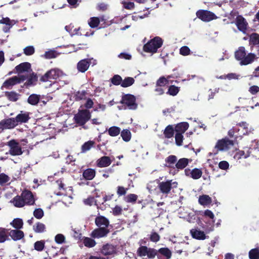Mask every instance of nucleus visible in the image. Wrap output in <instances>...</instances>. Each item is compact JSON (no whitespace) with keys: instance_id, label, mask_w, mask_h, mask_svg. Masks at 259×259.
<instances>
[{"instance_id":"37","label":"nucleus","mask_w":259,"mask_h":259,"mask_svg":"<svg viewBox=\"0 0 259 259\" xmlns=\"http://www.w3.org/2000/svg\"><path fill=\"white\" fill-rule=\"evenodd\" d=\"M95 142L94 141H88L85 142L81 147V152L85 153L89 151L92 147L94 146Z\"/></svg>"},{"instance_id":"34","label":"nucleus","mask_w":259,"mask_h":259,"mask_svg":"<svg viewBox=\"0 0 259 259\" xmlns=\"http://www.w3.org/2000/svg\"><path fill=\"white\" fill-rule=\"evenodd\" d=\"M5 95L8 100L11 102H16L21 96L15 91L6 92Z\"/></svg>"},{"instance_id":"5","label":"nucleus","mask_w":259,"mask_h":259,"mask_svg":"<svg viewBox=\"0 0 259 259\" xmlns=\"http://www.w3.org/2000/svg\"><path fill=\"white\" fill-rule=\"evenodd\" d=\"M163 44L162 39L159 36H155L150 40L143 46V51L146 53H155Z\"/></svg>"},{"instance_id":"46","label":"nucleus","mask_w":259,"mask_h":259,"mask_svg":"<svg viewBox=\"0 0 259 259\" xmlns=\"http://www.w3.org/2000/svg\"><path fill=\"white\" fill-rule=\"evenodd\" d=\"M138 197V195L135 194H129L124 197V200L127 203H135Z\"/></svg>"},{"instance_id":"49","label":"nucleus","mask_w":259,"mask_h":259,"mask_svg":"<svg viewBox=\"0 0 259 259\" xmlns=\"http://www.w3.org/2000/svg\"><path fill=\"white\" fill-rule=\"evenodd\" d=\"M147 255L149 258H153L155 256H157L158 259H160L161 257L160 255L158 254L157 250L152 248H149Z\"/></svg>"},{"instance_id":"58","label":"nucleus","mask_w":259,"mask_h":259,"mask_svg":"<svg viewBox=\"0 0 259 259\" xmlns=\"http://www.w3.org/2000/svg\"><path fill=\"white\" fill-rule=\"evenodd\" d=\"M34 52V48L32 46H27L24 49V53L26 56H31L33 55Z\"/></svg>"},{"instance_id":"54","label":"nucleus","mask_w":259,"mask_h":259,"mask_svg":"<svg viewBox=\"0 0 259 259\" xmlns=\"http://www.w3.org/2000/svg\"><path fill=\"white\" fill-rule=\"evenodd\" d=\"M100 20L98 17H92L89 24L91 28H95L98 26Z\"/></svg>"},{"instance_id":"31","label":"nucleus","mask_w":259,"mask_h":259,"mask_svg":"<svg viewBox=\"0 0 259 259\" xmlns=\"http://www.w3.org/2000/svg\"><path fill=\"white\" fill-rule=\"evenodd\" d=\"M81 241L84 246L88 248L94 247L97 244L96 241L94 239L84 236L82 237L81 239Z\"/></svg>"},{"instance_id":"21","label":"nucleus","mask_w":259,"mask_h":259,"mask_svg":"<svg viewBox=\"0 0 259 259\" xmlns=\"http://www.w3.org/2000/svg\"><path fill=\"white\" fill-rule=\"evenodd\" d=\"M9 235L14 241L20 240L24 236V232L19 229L11 230L9 233Z\"/></svg>"},{"instance_id":"17","label":"nucleus","mask_w":259,"mask_h":259,"mask_svg":"<svg viewBox=\"0 0 259 259\" xmlns=\"http://www.w3.org/2000/svg\"><path fill=\"white\" fill-rule=\"evenodd\" d=\"M91 59H84L80 60L77 64V70L81 73L85 72L91 64Z\"/></svg>"},{"instance_id":"7","label":"nucleus","mask_w":259,"mask_h":259,"mask_svg":"<svg viewBox=\"0 0 259 259\" xmlns=\"http://www.w3.org/2000/svg\"><path fill=\"white\" fill-rule=\"evenodd\" d=\"M82 107V106H80L78 112L74 116L75 122L80 126L84 125L91 117V113L89 110L80 109Z\"/></svg>"},{"instance_id":"10","label":"nucleus","mask_w":259,"mask_h":259,"mask_svg":"<svg viewBox=\"0 0 259 259\" xmlns=\"http://www.w3.org/2000/svg\"><path fill=\"white\" fill-rule=\"evenodd\" d=\"M196 15L198 18L203 22H209L218 18L214 13L208 10H199L197 11Z\"/></svg>"},{"instance_id":"42","label":"nucleus","mask_w":259,"mask_h":259,"mask_svg":"<svg viewBox=\"0 0 259 259\" xmlns=\"http://www.w3.org/2000/svg\"><path fill=\"white\" fill-rule=\"evenodd\" d=\"M135 82V79L131 77H126L122 80L121 86L123 88H127L133 85Z\"/></svg>"},{"instance_id":"27","label":"nucleus","mask_w":259,"mask_h":259,"mask_svg":"<svg viewBox=\"0 0 259 259\" xmlns=\"http://www.w3.org/2000/svg\"><path fill=\"white\" fill-rule=\"evenodd\" d=\"M190 233L193 238L198 240H204L206 238V236L203 231L196 229H191Z\"/></svg>"},{"instance_id":"18","label":"nucleus","mask_w":259,"mask_h":259,"mask_svg":"<svg viewBox=\"0 0 259 259\" xmlns=\"http://www.w3.org/2000/svg\"><path fill=\"white\" fill-rule=\"evenodd\" d=\"M236 25L239 30L245 32L247 28L248 23L241 15H238L236 18Z\"/></svg>"},{"instance_id":"25","label":"nucleus","mask_w":259,"mask_h":259,"mask_svg":"<svg viewBox=\"0 0 259 259\" xmlns=\"http://www.w3.org/2000/svg\"><path fill=\"white\" fill-rule=\"evenodd\" d=\"M116 252L115 248L111 244L104 245L101 249V253L105 255H112Z\"/></svg>"},{"instance_id":"33","label":"nucleus","mask_w":259,"mask_h":259,"mask_svg":"<svg viewBox=\"0 0 259 259\" xmlns=\"http://www.w3.org/2000/svg\"><path fill=\"white\" fill-rule=\"evenodd\" d=\"M246 55V50L244 47H240L235 52V57L237 60L242 61Z\"/></svg>"},{"instance_id":"44","label":"nucleus","mask_w":259,"mask_h":259,"mask_svg":"<svg viewBox=\"0 0 259 259\" xmlns=\"http://www.w3.org/2000/svg\"><path fill=\"white\" fill-rule=\"evenodd\" d=\"M10 224L16 229H20L23 227V222L21 219L16 218L14 219Z\"/></svg>"},{"instance_id":"24","label":"nucleus","mask_w":259,"mask_h":259,"mask_svg":"<svg viewBox=\"0 0 259 259\" xmlns=\"http://www.w3.org/2000/svg\"><path fill=\"white\" fill-rule=\"evenodd\" d=\"M96 171L95 169L88 168L83 170L82 177L85 180H92L95 177Z\"/></svg>"},{"instance_id":"35","label":"nucleus","mask_w":259,"mask_h":259,"mask_svg":"<svg viewBox=\"0 0 259 259\" xmlns=\"http://www.w3.org/2000/svg\"><path fill=\"white\" fill-rule=\"evenodd\" d=\"M198 202L201 205L207 206L212 203V199L207 195H202L199 196Z\"/></svg>"},{"instance_id":"28","label":"nucleus","mask_w":259,"mask_h":259,"mask_svg":"<svg viewBox=\"0 0 259 259\" xmlns=\"http://www.w3.org/2000/svg\"><path fill=\"white\" fill-rule=\"evenodd\" d=\"M189 124L187 122H181L177 123L175 126L176 133L184 134L189 128Z\"/></svg>"},{"instance_id":"26","label":"nucleus","mask_w":259,"mask_h":259,"mask_svg":"<svg viewBox=\"0 0 259 259\" xmlns=\"http://www.w3.org/2000/svg\"><path fill=\"white\" fill-rule=\"evenodd\" d=\"M37 79L38 77L36 74L34 72H32L29 76L27 77V80L24 83L23 87H25L26 88H28L35 84L37 81Z\"/></svg>"},{"instance_id":"63","label":"nucleus","mask_w":259,"mask_h":259,"mask_svg":"<svg viewBox=\"0 0 259 259\" xmlns=\"http://www.w3.org/2000/svg\"><path fill=\"white\" fill-rule=\"evenodd\" d=\"M65 236L62 234H58L55 237V241L57 244H62L65 242Z\"/></svg>"},{"instance_id":"56","label":"nucleus","mask_w":259,"mask_h":259,"mask_svg":"<svg viewBox=\"0 0 259 259\" xmlns=\"http://www.w3.org/2000/svg\"><path fill=\"white\" fill-rule=\"evenodd\" d=\"M10 177L4 173L0 174V185L3 186L10 181Z\"/></svg>"},{"instance_id":"30","label":"nucleus","mask_w":259,"mask_h":259,"mask_svg":"<svg viewBox=\"0 0 259 259\" xmlns=\"http://www.w3.org/2000/svg\"><path fill=\"white\" fill-rule=\"evenodd\" d=\"M17 84H18V82L16 77L14 76L6 80L3 83L2 87L10 90L12 89V87Z\"/></svg>"},{"instance_id":"3","label":"nucleus","mask_w":259,"mask_h":259,"mask_svg":"<svg viewBox=\"0 0 259 259\" xmlns=\"http://www.w3.org/2000/svg\"><path fill=\"white\" fill-rule=\"evenodd\" d=\"M254 152L255 154L259 152L258 141L254 140L252 141V145L251 147H245L243 150H239L234 156L235 159L238 160L242 158H246L250 156H256L252 152Z\"/></svg>"},{"instance_id":"22","label":"nucleus","mask_w":259,"mask_h":259,"mask_svg":"<svg viewBox=\"0 0 259 259\" xmlns=\"http://www.w3.org/2000/svg\"><path fill=\"white\" fill-rule=\"evenodd\" d=\"M249 43L250 50L252 51L254 48L259 46V34L256 33H252L249 36Z\"/></svg>"},{"instance_id":"14","label":"nucleus","mask_w":259,"mask_h":259,"mask_svg":"<svg viewBox=\"0 0 259 259\" xmlns=\"http://www.w3.org/2000/svg\"><path fill=\"white\" fill-rule=\"evenodd\" d=\"M204 215L205 217H207L212 220V221H211L210 223H209V225L208 226L202 227L203 229L205 230V232L206 233H208L212 231L214 229L213 224L214 223V221L213 220V219L214 218V215L213 212L209 209H206L204 211Z\"/></svg>"},{"instance_id":"32","label":"nucleus","mask_w":259,"mask_h":259,"mask_svg":"<svg viewBox=\"0 0 259 259\" xmlns=\"http://www.w3.org/2000/svg\"><path fill=\"white\" fill-rule=\"evenodd\" d=\"M256 55L253 53H248L246 55L244 59L240 62L241 65H247L253 62L255 59Z\"/></svg>"},{"instance_id":"39","label":"nucleus","mask_w":259,"mask_h":259,"mask_svg":"<svg viewBox=\"0 0 259 259\" xmlns=\"http://www.w3.org/2000/svg\"><path fill=\"white\" fill-rule=\"evenodd\" d=\"M157 253L159 255L164 256L166 259H170L171 256V252L167 247H162L159 249L157 250Z\"/></svg>"},{"instance_id":"11","label":"nucleus","mask_w":259,"mask_h":259,"mask_svg":"<svg viewBox=\"0 0 259 259\" xmlns=\"http://www.w3.org/2000/svg\"><path fill=\"white\" fill-rule=\"evenodd\" d=\"M7 145L10 148L9 152L11 155L19 156L23 154L22 148L16 140L12 139L8 142Z\"/></svg>"},{"instance_id":"19","label":"nucleus","mask_w":259,"mask_h":259,"mask_svg":"<svg viewBox=\"0 0 259 259\" xmlns=\"http://www.w3.org/2000/svg\"><path fill=\"white\" fill-rule=\"evenodd\" d=\"M171 181L160 182L158 184V188L160 192L163 194H168L172 189Z\"/></svg>"},{"instance_id":"59","label":"nucleus","mask_w":259,"mask_h":259,"mask_svg":"<svg viewBox=\"0 0 259 259\" xmlns=\"http://www.w3.org/2000/svg\"><path fill=\"white\" fill-rule=\"evenodd\" d=\"M83 202L85 205L91 206L94 203L95 205H97L96 203V200H95L94 197L93 196H89L88 198L83 200Z\"/></svg>"},{"instance_id":"45","label":"nucleus","mask_w":259,"mask_h":259,"mask_svg":"<svg viewBox=\"0 0 259 259\" xmlns=\"http://www.w3.org/2000/svg\"><path fill=\"white\" fill-rule=\"evenodd\" d=\"M180 90V88L179 87L175 85H171L168 87L166 94L172 96H175L178 94Z\"/></svg>"},{"instance_id":"55","label":"nucleus","mask_w":259,"mask_h":259,"mask_svg":"<svg viewBox=\"0 0 259 259\" xmlns=\"http://www.w3.org/2000/svg\"><path fill=\"white\" fill-rule=\"evenodd\" d=\"M184 137L183 134L181 133H176L175 135L176 144L178 146L182 145Z\"/></svg>"},{"instance_id":"8","label":"nucleus","mask_w":259,"mask_h":259,"mask_svg":"<svg viewBox=\"0 0 259 259\" xmlns=\"http://www.w3.org/2000/svg\"><path fill=\"white\" fill-rule=\"evenodd\" d=\"M63 72L61 70L57 68L51 69L48 71L44 75H42L39 78L41 82H47L52 79H57L61 76Z\"/></svg>"},{"instance_id":"43","label":"nucleus","mask_w":259,"mask_h":259,"mask_svg":"<svg viewBox=\"0 0 259 259\" xmlns=\"http://www.w3.org/2000/svg\"><path fill=\"white\" fill-rule=\"evenodd\" d=\"M120 131L121 130L120 127L116 126H113L108 129V133L109 135L111 137H116L120 133Z\"/></svg>"},{"instance_id":"2","label":"nucleus","mask_w":259,"mask_h":259,"mask_svg":"<svg viewBox=\"0 0 259 259\" xmlns=\"http://www.w3.org/2000/svg\"><path fill=\"white\" fill-rule=\"evenodd\" d=\"M248 124L245 121L238 123L228 132L227 138L233 142L234 145L238 144V141L242 139V136L248 132Z\"/></svg>"},{"instance_id":"9","label":"nucleus","mask_w":259,"mask_h":259,"mask_svg":"<svg viewBox=\"0 0 259 259\" xmlns=\"http://www.w3.org/2000/svg\"><path fill=\"white\" fill-rule=\"evenodd\" d=\"M234 146L233 142L230 140L229 138L227 137L219 140L216 143L215 148L218 151H228Z\"/></svg>"},{"instance_id":"57","label":"nucleus","mask_w":259,"mask_h":259,"mask_svg":"<svg viewBox=\"0 0 259 259\" xmlns=\"http://www.w3.org/2000/svg\"><path fill=\"white\" fill-rule=\"evenodd\" d=\"M44 215V212L41 208H36L33 211L34 217L37 219H41Z\"/></svg>"},{"instance_id":"38","label":"nucleus","mask_w":259,"mask_h":259,"mask_svg":"<svg viewBox=\"0 0 259 259\" xmlns=\"http://www.w3.org/2000/svg\"><path fill=\"white\" fill-rule=\"evenodd\" d=\"M40 100V96L36 94L30 95L28 99L27 102L31 105H36Z\"/></svg>"},{"instance_id":"50","label":"nucleus","mask_w":259,"mask_h":259,"mask_svg":"<svg viewBox=\"0 0 259 259\" xmlns=\"http://www.w3.org/2000/svg\"><path fill=\"white\" fill-rule=\"evenodd\" d=\"M45 240L37 241L34 244V249L38 251H41L45 248Z\"/></svg>"},{"instance_id":"47","label":"nucleus","mask_w":259,"mask_h":259,"mask_svg":"<svg viewBox=\"0 0 259 259\" xmlns=\"http://www.w3.org/2000/svg\"><path fill=\"white\" fill-rule=\"evenodd\" d=\"M249 259H259V248L251 249L248 253Z\"/></svg>"},{"instance_id":"62","label":"nucleus","mask_w":259,"mask_h":259,"mask_svg":"<svg viewBox=\"0 0 259 259\" xmlns=\"http://www.w3.org/2000/svg\"><path fill=\"white\" fill-rule=\"evenodd\" d=\"M128 189V188H125L123 186H118L117 187V194L118 196L125 195Z\"/></svg>"},{"instance_id":"60","label":"nucleus","mask_w":259,"mask_h":259,"mask_svg":"<svg viewBox=\"0 0 259 259\" xmlns=\"http://www.w3.org/2000/svg\"><path fill=\"white\" fill-rule=\"evenodd\" d=\"M191 51L187 46H183L180 49V54L183 56H187L190 54Z\"/></svg>"},{"instance_id":"61","label":"nucleus","mask_w":259,"mask_h":259,"mask_svg":"<svg viewBox=\"0 0 259 259\" xmlns=\"http://www.w3.org/2000/svg\"><path fill=\"white\" fill-rule=\"evenodd\" d=\"M6 229L4 228H0V243L4 242L7 239Z\"/></svg>"},{"instance_id":"6","label":"nucleus","mask_w":259,"mask_h":259,"mask_svg":"<svg viewBox=\"0 0 259 259\" xmlns=\"http://www.w3.org/2000/svg\"><path fill=\"white\" fill-rule=\"evenodd\" d=\"M119 103L122 104L124 109L136 110L138 108L136 97L130 94L122 95Z\"/></svg>"},{"instance_id":"48","label":"nucleus","mask_w":259,"mask_h":259,"mask_svg":"<svg viewBox=\"0 0 259 259\" xmlns=\"http://www.w3.org/2000/svg\"><path fill=\"white\" fill-rule=\"evenodd\" d=\"M33 230L35 232L40 233L44 232L46 229L45 225L41 223L38 222L33 226Z\"/></svg>"},{"instance_id":"51","label":"nucleus","mask_w":259,"mask_h":259,"mask_svg":"<svg viewBox=\"0 0 259 259\" xmlns=\"http://www.w3.org/2000/svg\"><path fill=\"white\" fill-rule=\"evenodd\" d=\"M169 83L168 78H166L164 76L160 77L156 81V85L157 86L161 87L162 88L165 87Z\"/></svg>"},{"instance_id":"36","label":"nucleus","mask_w":259,"mask_h":259,"mask_svg":"<svg viewBox=\"0 0 259 259\" xmlns=\"http://www.w3.org/2000/svg\"><path fill=\"white\" fill-rule=\"evenodd\" d=\"M175 131V130L173 125H168L164 130L163 135L165 138L170 139L174 137Z\"/></svg>"},{"instance_id":"29","label":"nucleus","mask_w":259,"mask_h":259,"mask_svg":"<svg viewBox=\"0 0 259 259\" xmlns=\"http://www.w3.org/2000/svg\"><path fill=\"white\" fill-rule=\"evenodd\" d=\"M11 202L13 203L14 205L16 207H22L26 205L21 194V195L15 196L11 200Z\"/></svg>"},{"instance_id":"53","label":"nucleus","mask_w":259,"mask_h":259,"mask_svg":"<svg viewBox=\"0 0 259 259\" xmlns=\"http://www.w3.org/2000/svg\"><path fill=\"white\" fill-rule=\"evenodd\" d=\"M148 249L146 246H141L137 250V254L139 256H145L147 255Z\"/></svg>"},{"instance_id":"41","label":"nucleus","mask_w":259,"mask_h":259,"mask_svg":"<svg viewBox=\"0 0 259 259\" xmlns=\"http://www.w3.org/2000/svg\"><path fill=\"white\" fill-rule=\"evenodd\" d=\"M120 136L122 140L126 142L130 141L132 137L131 133L127 129H124L121 132L120 131Z\"/></svg>"},{"instance_id":"1","label":"nucleus","mask_w":259,"mask_h":259,"mask_svg":"<svg viewBox=\"0 0 259 259\" xmlns=\"http://www.w3.org/2000/svg\"><path fill=\"white\" fill-rule=\"evenodd\" d=\"M95 223L98 227L94 229L91 233L93 238H101L105 237L109 233L108 227L110 226L109 220L103 215L97 216L95 220Z\"/></svg>"},{"instance_id":"52","label":"nucleus","mask_w":259,"mask_h":259,"mask_svg":"<svg viewBox=\"0 0 259 259\" xmlns=\"http://www.w3.org/2000/svg\"><path fill=\"white\" fill-rule=\"evenodd\" d=\"M111 83L115 85H118L121 84L122 77L118 74L114 75L111 79Z\"/></svg>"},{"instance_id":"20","label":"nucleus","mask_w":259,"mask_h":259,"mask_svg":"<svg viewBox=\"0 0 259 259\" xmlns=\"http://www.w3.org/2000/svg\"><path fill=\"white\" fill-rule=\"evenodd\" d=\"M112 162L110 158L104 156L98 159L97 161V166L98 167H105L109 166Z\"/></svg>"},{"instance_id":"15","label":"nucleus","mask_w":259,"mask_h":259,"mask_svg":"<svg viewBox=\"0 0 259 259\" xmlns=\"http://www.w3.org/2000/svg\"><path fill=\"white\" fill-rule=\"evenodd\" d=\"M184 171L186 176L190 177L194 180L199 179L201 177L202 175L201 169L197 168H195L192 170L189 168H186Z\"/></svg>"},{"instance_id":"13","label":"nucleus","mask_w":259,"mask_h":259,"mask_svg":"<svg viewBox=\"0 0 259 259\" xmlns=\"http://www.w3.org/2000/svg\"><path fill=\"white\" fill-rule=\"evenodd\" d=\"M17 125L24 123H27L30 119V113L21 111L20 113L14 117Z\"/></svg>"},{"instance_id":"64","label":"nucleus","mask_w":259,"mask_h":259,"mask_svg":"<svg viewBox=\"0 0 259 259\" xmlns=\"http://www.w3.org/2000/svg\"><path fill=\"white\" fill-rule=\"evenodd\" d=\"M47 59H52L56 58L57 56L56 52L53 50H50L45 52L44 55Z\"/></svg>"},{"instance_id":"23","label":"nucleus","mask_w":259,"mask_h":259,"mask_svg":"<svg viewBox=\"0 0 259 259\" xmlns=\"http://www.w3.org/2000/svg\"><path fill=\"white\" fill-rule=\"evenodd\" d=\"M31 68V64L29 62H23L17 65L15 69L18 73L28 72Z\"/></svg>"},{"instance_id":"12","label":"nucleus","mask_w":259,"mask_h":259,"mask_svg":"<svg viewBox=\"0 0 259 259\" xmlns=\"http://www.w3.org/2000/svg\"><path fill=\"white\" fill-rule=\"evenodd\" d=\"M17 126L14 117L5 118L0 121V130L2 131L13 129Z\"/></svg>"},{"instance_id":"16","label":"nucleus","mask_w":259,"mask_h":259,"mask_svg":"<svg viewBox=\"0 0 259 259\" xmlns=\"http://www.w3.org/2000/svg\"><path fill=\"white\" fill-rule=\"evenodd\" d=\"M21 194L26 205H32L34 204L35 200L34 196L30 191L24 190L22 191Z\"/></svg>"},{"instance_id":"40","label":"nucleus","mask_w":259,"mask_h":259,"mask_svg":"<svg viewBox=\"0 0 259 259\" xmlns=\"http://www.w3.org/2000/svg\"><path fill=\"white\" fill-rule=\"evenodd\" d=\"M87 92L86 91H77L74 94V98L76 101H79L86 99Z\"/></svg>"},{"instance_id":"4","label":"nucleus","mask_w":259,"mask_h":259,"mask_svg":"<svg viewBox=\"0 0 259 259\" xmlns=\"http://www.w3.org/2000/svg\"><path fill=\"white\" fill-rule=\"evenodd\" d=\"M165 162L168 164V167H173L174 164H175V167L178 170H182L184 169L190 162L192 160L186 158H182L177 161V157L176 156L171 155L168 156L165 160Z\"/></svg>"}]
</instances>
